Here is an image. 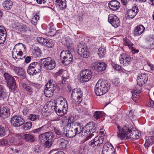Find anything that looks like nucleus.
<instances>
[{
	"instance_id": "13d9d810",
	"label": "nucleus",
	"mask_w": 154,
	"mask_h": 154,
	"mask_svg": "<svg viewBox=\"0 0 154 154\" xmlns=\"http://www.w3.org/2000/svg\"><path fill=\"white\" fill-rule=\"evenodd\" d=\"M7 34H4L3 35H0V44H3L4 43L6 38Z\"/></svg>"
},
{
	"instance_id": "2eb2a0df",
	"label": "nucleus",
	"mask_w": 154,
	"mask_h": 154,
	"mask_svg": "<svg viewBox=\"0 0 154 154\" xmlns=\"http://www.w3.org/2000/svg\"><path fill=\"white\" fill-rule=\"evenodd\" d=\"M8 98V93L5 87L0 85V100L5 103L7 102Z\"/></svg>"
},
{
	"instance_id": "58836bf2",
	"label": "nucleus",
	"mask_w": 154,
	"mask_h": 154,
	"mask_svg": "<svg viewBox=\"0 0 154 154\" xmlns=\"http://www.w3.org/2000/svg\"><path fill=\"white\" fill-rule=\"evenodd\" d=\"M54 130L55 134H56L58 137H62L63 134H64V131H62L60 129L58 128L54 127Z\"/></svg>"
},
{
	"instance_id": "8fccbe9b",
	"label": "nucleus",
	"mask_w": 154,
	"mask_h": 154,
	"mask_svg": "<svg viewBox=\"0 0 154 154\" xmlns=\"http://www.w3.org/2000/svg\"><path fill=\"white\" fill-rule=\"evenodd\" d=\"M6 135L5 130L4 128L0 125V137H3Z\"/></svg>"
},
{
	"instance_id": "ddd939ff",
	"label": "nucleus",
	"mask_w": 154,
	"mask_h": 154,
	"mask_svg": "<svg viewBox=\"0 0 154 154\" xmlns=\"http://www.w3.org/2000/svg\"><path fill=\"white\" fill-rule=\"evenodd\" d=\"M119 61L121 64H122L125 66H127L131 64V58L127 54H121L119 57Z\"/></svg>"
},
{
	"instance_id": "412c9836",
	"label": "nucleus",
	"mask_w": 154,
	"mask_h": 154,
	"mask_svg": "<svg viewBox=\"0 0 154 154\" xmlns=\"http://www.w3.org/2000/svg\"><path fill=\"white\" fill-rule=\"evenodd\" d=\"M108 5L110 9L113 11H116L119 8L120 4L118 1L114 0L110 1Z\"/></svg>"
},
{
	"instance_id": "f03ea898",
	"label": "nucleus",
	"mask_w": 154,
	"mask_h": 154,
	"mask_svg": "<svg viewBox=\"0 0 154 154\" xmlns=\"http://www.w3.org/2000/svg\"><path fill=\"white\" fill-rule=\"evenodd\" d=\"M26 48L23 44L20 43L17 44L13 50V57L17 61L20 59H23L26 56Z\"/></svg>"
},
{
	"instance_id": "69168bd1",
	"label": "nucleus",
	"mask_w": 154,
	"mask_h": 154,
	"mask_svg": "<svg viewBox=\"0 0 154 154\" xmlns=\"http://www.w3.org/2000/svg\"><path fill=\"white\" fill-rule=\"evenodd\" d=\"M8 144L7 140L4 139L0 140V145H5Z\"/></svg>"
},
{
	"instance_id": "6ab92c4d",
	"label": "nucleus",
	"mask_w": 154,
	"mask_h": 154,
	"mask_svg": "<svg viewBox=\"0 0 154 154\" xmlns=\"http://www.w3.org/2000/svg\"><path fill=\"white\" fill-rule=\"evenodd\" d=\"M123 44L125 46H128L129 49H131V51L133 53H138L139 51L136 49L132 47L134 44L131 41L127 38H124L123 39Z\"/></svg>"
},
{
	"instance_id": "473e14b6",
	"label": "nucleus",
	"mask_w": 154,
	"mask_h": 154,
	"mask_svg": "<svg viewBox=\"0 0 154 154\" xmlns=\"http://www.w3.org/2000/svg\"><path fill=\"white\" fill-rule=\"evenodd\" d=\"M23 137L25 140L27 142H33L35 141L34 136L31 134H25L23 135Z\"/></svg>"
},
{
	"instance_id": "aec40b11",
	"label": "nucleus",
	"mask_w": 154,
	"mask_h": 154,
	"mask_svg": "<svg viewBox=\"0 0 154 154\" xmlns=\"http://www.w3.org/2000/svg\"><path fill=\"white\" fill-rule=\"evenodd\" d=\"M70 126H72V128L75 131L76 135L81 133L82 127L78 123L74 122L70 123Z\"/></svg>"
},
{
	"instance_id": "79ce46f5",
	"label": "nucleus",
	"mask_w": 154,
	"mask_h": 154,
	"mask_svg": "<svg viewBox=\"0 0 154 154\" xmlns=\"http://www.w3.org/2000/svg\"><path fill=\"white\" fill-rule=\"evenodd\" d=\"M23 129L25 131L28 130L30 129L32 127V124L30 122H29L23 124Z\"/></svg>"
},
{
	"instance_id": "de8ad7c7",
	"label": "nucleus",
	"mask_w": 154,
	"mask_h": 154,
	"mask_svg": "<svg viewBox=\"0 0 154 154\" xmlns=\"http://www.w3.org/2000/svg\"><path fill=\"white\" fill-rule=\"evenodd\" d=\"M8 145H12L13 143H15L16 141V139L14 138V137L12 136H9V139L7 140Z\"/></svg>"
},
{
	"instance_id": "c03bdc74",
	"label": "nucleus",
	"mask_w": 154,
	"mask_h": 154,
	"mask_svg": "<svg viewBox=\"0 0 154 154\" xmlns=\"http://www.w3.org/2000/svg\"><path fill=\"white\" fill-rule=\"evenodd\" d=\"M59 142L60 143V147L63 149L66 148L67 141L64 139H60Z\"/></svg>"
},
{
	"instance_id": "0eeeda50",
	"label": "nucleus",
	"mask_w": 154,
	"mask_h": 154,
	"mask_svg": "<svg viewBox=\"0 0 154 154\" xmlns=\"http://www.w3.org/2000/svg\"><path fill=\"white\" fill-rule=\"evenodd\" d=\"M82 92L79 88H75L73 89L71 95V97L79 104L82 101Z\"/></svg>"
},
{
	"instance_id": "a878e982",
	"label": "nucleus",
	"mask_w": 154,
	"mask_h": 154,
	"mask_svg": "<svg viewBox=\"0 0 154 154\" xmlns=\"http://www.w3.org/2000/svg\"><path fill=\"white\" fill-rule=\"evenodd\" d=\"M81 134L82 135L87 137L85 139L86 140H88V139L90 138L92 136V135L91 134L89 131L88 130L85 126L83 127H82Z\"/></svg>"
},
{
	"instance_id": "bf43d9fd",
	"label": "nucleus",
	"mask_w": 154,
	"mask_h": 154,
	"mask_svg": "<svg viewBox=\"0 0 154 154\" xmlns=\"http://www.w3.org/2000/svg\"><path fill=\"white\" fill-rule=\"evenodd\" d=\"M33 49L35 53H37L39 54H41V51L40 48H39V47L36 45H33Z\"/></svg>"
},
{
	"instance_id": "338daca9",
	"label": "nucleus",
	"mask_w": 154,
	"mask_h": 154,
	"mask_svg": "<svg viewBox=\"0 0 154 154\" xmlns=\"http://www.w3.org/2000/svg\"><path fill=\"white\" fill-rule=\"evenodd\" d=\"M112 82L113 84L116 86H117L120 83L119 79L118 78H115L113 79Z\"/></svg>"
},
{
	"instance_id": "2f4dec72",
	"label": "nucleus",
	"mask_w": 154,
	"mask_h": 154,
	"mask_svg": "<svg viewBox=\"0 0 154 154\" xmlns=\"http://www.w3.org/2000/svg\"><path fill=\"white\" fill-rule=\"evenodd\" d=\"M12 2L10 0L5 1L2 4V5L4 9L7 10L11 9L12 7Z\"/></svg>"
},
{
	"instance_id": "c9c22d12",
	"label": "nucleus",
	"mask_w": 154,
	"mask_h": 154,
	"mask_svg": "<svg viewBox=\"0 0 154 154\" xmlns=\"http://www.w3.org/2000/svg\"><path fill=\"white\" fill-rule=\"evenodd\" d=\"M106 53V49L103 46L100 48L98 51V54L100 58L103 57Z\"/></svg>"
},
{
	"instance_id": "5701e85b",
	"label": "nucleus",
	"mask_w": 154,
	"mask_h": 154,
	"mask_svg": "<svg viewBox=\"0 0 154 154\" xmlns=\"http://www.w3.org/2000/svg\"><path fill=\"white\" fill-rule=\"evenodd\" d=\"M14 70L17 75L20 76L22 79H24L26 77V73L23 68L14 66Z\"/></svg>"
},
{
	"instance_id": "f3484780",
	"label": "nucleus",
	"mask_w": 154,
	"mask_h": 154,
	"mask_svg": "<svg viewBox=\"0 0 154 154\" xmlns=\"http://www.w3.org/2000/svg\"><path fill=\"white\" fill-rule=\"evenodd\" d=\"M115 149L112 145L109 143H106L103 145L102 154H110V153H113Z\"/></svg>"
},
{
	"instance_id": "393cba45",
	"label": "nucleus",
	"mask_w": 154,
	"mask_h": 154,
	"mask_svg": "<svg viewBox=\"0 0 154 154\" xmlns=\"http://www.w3.org/2000/svg\"><path fill=\"white\" fill-rule=\"evenodd\" d=\"M85 126L88 130L92 136L93 135L92 133L95 132L97 130L95 124L93 122H91L87 123Z\"/></svg>"
},
{
	"instance_id": "7c9ffc66",
	"label": "nucleus",
	"mask_w": 154,
	"mask_h": 154,
	"mask_svg": "<svg viewBox=\"0 0 154 154\" xmlns=\"http://www.w3.org/2000/svg\"><path fill=\"white\" fill-rule=\"evenodd\" d=\"M46 87L54 91L56 88V84L54 82L51 80H49L48 83L46 85Z\"/></svg>"
},
{
	"instance_id": "ea45409f",
	"label": "nucleus",
	"mask_w": 154,
	"mask_h": 154,
	"mask_svg": "<svg viewBox=\"0 0 154 154\" xmlns=\"http://www.w3.org/2000/svg\"><path fill=\"white\" fill-rule=\"evenodd\" d=\"M22 87L26 89L27 91L31 93L30 95L32 93L33 91V89L28 85L24 83L21 84Z\"/></svg>"
},
{
	"instance_id": "5fc2aeb1",
	"label": "nucleus",
	"mask_w": 154,
	"mask_h": 154,
	"mask_svg": "<svg viewBox=\"0 0 154 154\" xmlns=\"http://www.w3.org/2000/svg\"><path fill=\"white\" fill-rule=\"evenodd\" d=\"M39 140L42 143L46 140V137L45 133L40 134L39 136Z\"/></svg>"
},
{
	"instance_id": "6e6d98bb",
	"label": "nucleus",
	"mask_w": 154,
	"mask_h": 154,
	"mask_svg": "<svg viewBox=\"0 0 154 154\" xmlns=\"http://www.w3.org/2000/svg\"><path fill=\"white\" fill-rule=\"evenodd\" d=\"M111 65L113 68L115 69H116L117 70H120L121 69L122 71H123L122 69L121 66L117 64L116 63H111Z\"/></svg>"
},
{
	"instance_id": "a211bd4d",
	"label": "nucleus",
	"mask_w": 154,
	"mask_h": 154,
	"mask_svg": "<svg viewBox=\"0 0 154 154\" xmlns=\"http://www.w3.org/2000/svg\"><path fill=\"white\" fill-rule=\"evenodd\" d=\"M127 10V17L131 19L133 18L138 12L137 7L136 6L133 7L131 9L129 10L128 8Z\"/></svg>"
},
{
	"instance_id": "f8f14e48",
	"label": "nucleus",
	"mask_w": 154,
	"mask_h": 154,
	"mask_svg": "<svg viewBox=\"0 0 154 154\" xmlns=\"http://www.w3.org/2000/svg\"><path fill=\"white\" fill-rule=\"evenodd\" d=\"M104 137L103 136H97L89 142V145L93 147L100 146L103 143Z\"/></svg>"
},
{
	"instance_id": "1a4fd4ad",
	"label": "nucleus",
	"mask_w": 154,
	"mask_h": 154,
	"mask_svg": "<svg viewBox=\"0 0 154 154\" xmlns=\"http://www.w3.org/2000/svg\"><path fill=\"white\" fill-rule=\"evenodd\" d=\"M24 122V120L22 117L18 115L13 116L11 119V124L15 127H19L23 125Z\"/></svg>"
},
{
	"instance_id": "f257e3e1",
	"label": "nucleus",
	"mask_w": 154,
	"mask_h": 154,
	"mask_svg": "<svg viewBox=\"0 0 154 154\" xmlns=\"http://www.w3.org/2000/svg\"><path fill=\"white\" fill-rule=\"evenodd\" d=\"M117 133L118 137L122 139H127L129 138L133 139H138L140 136L137 131L131 130L126 126H124L122 129L118 125L117 127Z\"/></svg>"
},
{
	"instance_id": "72a5a7b5",
	"label": "nucleus",
	"mask_w": 154,
	"mask_h": 154,
	"mask_svg": "<svg viewBox=\"0 0 154 154\" xmlns=\"http://www.w3.org/2000/svg\"><path fill=\"white\" fill-rule=\"evenodd\" d=\"M27 71L28 74L31 75L33 76L36 75L35 73L36 72L34 70L33 66L32 63L29 65L27 68Z\"/></svg>"
},
{
	"instance_id": "052dcab7",
	"label": "nucleus",
	"mask_w": 154,
	"mask_h": 154,
	"mask_svg": "<svg viewBox=\"0 0 154 154\" xmlns=\"http://www.w3.org/2000/svg\"><path fill=\"white\" fill-rule=\"evenodd\" d=\"M46 39L44 38L41 37H38L37 38V41L43 45V43H45V42L46 41Z\"/></svg>"
},
{
	"instance_id": "864d4df0",
	"label": "nucleus",
	"mask_w": 154,
	"mask_h": 154,
	"mask_svg": "<svg viewBox=\"0 0 154 154\" xmlns=\"http://www.w3.org/2000/svg\"><path fill=\"white\" fill-rule=\"evenodd\" d=\"M42 149V147L39 145H36L34 148L35 153H38L41 152Z\"/></svg>"
},
{
	"instance_id": "680f3d73",
	"label": "nucleus",
	"mask_w": 154,
	"mask_h": 154,
	"mask_svg": "<svg viewBox=\"0 0 154 154\" xmlns=\"http://www.w3.org/2000/svg\"><path fill=\"white\" fill-rule=\"evenodd\" d=\"M66 45H67V47L68 48V46H71V48H72V40L71 39L68 38L66 39Z\"/></svg>"
},
{
	"instance_id": "a18cd8bd",
	"label": "nucleus",
	"mask_w": 154,
	"mask_h": 154,
	"mask_svg": "<svg viewBox=\"0 0 154 154\" xmlns=\"http://www.w3.org/2000/svg\"><path fill=\"white\" fill-rule=\"evenodd\" d=\"M45 125H44L39 128L33 130L32 131L35 133L44 132L45 131Z\"/></svg>"
},
{
	"instance_id": "4c0bfd02",
	"label": "nucleus",
	"mask_w": 154,
	"mask_h": 154,
	"mask_svg": "<svg viewBox=\"0 0 154 154\" xmlns=\"http://www.w3.org/2000/svg\"><path fill=\"white\" fill-rule=\"evenodd\" d=\"M54 91L47 88L44 89V92L45 96L47 97H51L53 94Z\"/></svg>"
},
{
	"instance_id": "e2e57ef3",
	"label": "nucleus",
	"mask_w": 154,
	"mask_h": 154,
	"mask_svg": "<svg viewBox=\"0 0 154 154\" xmlns=\"http://www.w3.org/2000/svg\"><path fill=\"white\" fill-rule=\"evenodd\" d=\"M6 34V31L5 28L3 26H0V35H3Z\"/></svg>"
},
{
	"instance_id": "603ef678",
	"label": "nucleus",
	"mask_w": 154,
	"mask_h": 154,
	"mask_svg": "<svg viewBox=\"0 0 154 154\" xmlns=\"http://www.w3.org/2000/svg\"><path fill=\"white\" fill-rule=\"evenodd\" d=\"M8 85L9 86V87L11 91H14L16 90V81L14 82L12 84L11 83V85Z\"/></svg>"
},
{
	"instance_id": "e433bc0d",
	"label": "nucleus",
	"mask_w": 154,
	"mask_h": 154,
	"mask_svg": "<svg viewBox=\"0 0 154 154\" xmlns=\"http://www.w3.org/2000/svg\"><path fill=\"white\" fill-rule=\"evenodd\" d=\"M46 140L54 141L53 138L54 136V133L51 131H48L45 133Z\"/></svg>"
},
{
	"instance_id": "a19ab883",
	"label": "nucleus",
	"mask_w": 154,
	"mask_h": 154,
	"mask_svg": "<svg viewBox=\"0 0 154 154\" xmlns=\"http://www.w3.org/2000/svg\"><path fill=\"white\" fill-rule=\"evenodd\" d=\"M46 41L45 42V43H43V45L48 48H52L54 46V43L51 40H48L46 39Z\"/></svg>"
},
{
	"instance_id": "c85d7f7f",
	"label": "nucleus",
	"mask_w": 154,
	"mask_h": 154,
	"mask_svg": "<svg viewBox=\"0 0 154 154\" xmlns=\"http://www.w3.org/2000/svg\"><path fill=\"white\" fill-rule=\"evenodd\" d=\"M154 144V137H150L146 139L144 146L145 148L147 149L149 147L152 146Z\"/></svg>"
},
{
	"instance_id": "3c124183",
	"label": "nucleus",
	"mask_w": 154,
	"mask_h": 154,
	"mask_svg": "<svg viewBox=\"0 0 154 154\" xmlns=\"http://www.w3.org/2000/svg\"><path fill=\"white\" fill-rule=\"evenodd\" d=\"M102 112L97 111L94 112V117L96 119H98L102 116Z\"/></svg>"
},
{
	"instance_id": "bb28decb",
	"label": "nucleus",
	"mask_w": 154,
	"mask_h": 154,
	"mask_svg": "<svg viewBox=\"0 0 154 154\" xmlns=\"http://www.w3.org/2000/svg\"><path fill=\"white\" fill-rule=\"evenodd\" d=\"M145 28L143 25L137 26L134 29V34L135 36H138L142 34L145 30Z\"/></svg>"
},
{
	"instance_id": "6e6552de",
	"label": "nucleus",
	"mask_w": 154,
	"mask_h": 154,
	"mask_svg": "<svg viewBox=\"0 0 154 154\" xmlns=\"http://www.w3.org/2000/svg\"><path fill=\"white\" fill-rule=\"evenodd\" d=\"M77 50L79 54L83 57L87 58L89 56V52L87 47L80 43L78 44Z\"/></svg>"
},
{
	"instance_id": "dca6fc26",
	"label": "nucleus",
	"mask_w": 154,
	"mask_h": 154,
	"mask_svg": "<svg viewBox=\"0 0 154 154\" xmlns=\"http://www.w3.org/2000/svg\"><path fill=\"white\" fill-rule=\"evenodd\" d=\"M69 128L68 125L65 126L63 128V131L65 135L69 138L73 137L76 135L74 130L72 128V126H70Z\"/></svg>"
},
{
	"instance_id": "4468645a",
	"label": "nucleus",
	"mask_w": 154,
	"mask_h": 154,
	"mask_svg": "<svg viewBox=\"0 0 154 154\" xmlns=\"http://www.w3.org/2000/svg\"><path fill=\"white\" fill-rule=\"evenodd\" d=\"M147 75L145 73L139 74L137 77V83L140 86H142L145 84L148 80Z\"/></svg>"
},
{
	"instance_id": "c756f323",
	"label": "nucleus",
	"mask_w": 154,
	"mask_h": 154,
	"mask_svg": "<svg viewBox=\"0 0 154 154\" xmlns=\"http://www.w3.org/2000/svg\"><path fill=\"white\" fill-rule=\"evenodd\" d=\"M32 63L33 66L34 70L36 72V75L40 73L42 69V66L40 64L37 62H34Z\"/></svg>"
},
{
	"instance_id": "423d86ee",
	"label": "nucleus",
	"mask_w": 154,
	"mask_h": 154,
	"mask_svg": "<svg viewBox=\"0 0 154 154\" xmlns=\"http://www.w3.org/2000/svg\"><path fill=\"white\" fill-rule=\"evenodd\" d=\"M92 73L91 70L85 69L80 72V81L82 82H86L90 80L92 77Z\"/></svg>"
},
{
	"instance_id": "4be33fe9",
	"label": "nucleus",
	"mask_w": 154,
	"mask_h": 154,
	"mask_svg": "<svg viewBox=\"0 0 154 154\" xmlns=\"http://www.w3.org/2000/svg\"><path fill=\"white\" fill-rule=\"evenodd\" d=\"M93 66L94 69L98 71H104L106 68V65L103 62H96L94 63Z\"/></svg>"
},
{
	"instance_id": "774afa93",
	"label": "nucleus",
	"mask_w": 154,
	"mask_h": 154,
	"mask_svg": "<svg viewBox=\"0 0 154 154\" xmlns=\"http://www.w3.org/2000/svg\"><path fill=\"white\" fill-rule=\"evenodd\" d=\"M147 104L150 107H154V101L151 100H149Z\"/></svg>"
},
{
	"instance_id": "9d476101",
	"label": "nucleus",
	"mask_w": 154,
	"mask_h": 154,
	"mask_svg": "<svg viewBox=\"0 0 154 154\" xmlns=\"http://www.w3.org/2000/svg\"><path fill=\"white\" fill-rule=\"evenodd\" d=\"M99 85L101 87L102 92L105 94L108 91L110 87V83L106 80L103 81L100 79L97 82V86H98Z\"/></svg>"
},
{
	"instance_id": "39448f33",
	"label": "nucleus",
	"mask_w": 154,
	"mask_h": 154,
	"mask_svg": "<svg viewBox=\"0 0 154 154\" xmlns=\"http://www.w3.org/2000/svg\"><path fill=\"white\" fill-rule=\"evenodd\" d=\"M40 63L41 65H43L45 68L48 70L53 69L56 66L55 61L49 57L42 59Z\"/></svg>"
},
{
	"instance_id": "b1692460",
	"label": "nucleus",
	"mask_w": 154,
	"mask_h": 154,
	"mask_svg": "<svg viewBox=\"0 0 154 154\" xmlns=\"http://www.w3.org/2000/svg\"><path fill=\"white\" fill-rule=\"evenodd\" d=\"M66 0H56L55 4L59 10H62L66 7Z\"/></svg>"
},
{
	"instance_id": "09e8293b",
	"label": "nucleus",
	"mask_w": 154,
	"mask_h": 154,
	"mask_svg": "<svg viewBox=\"0 0 154 154\" xmlns=\"http://www.w3.org/2000/svg\"><path fill=\"white\" fill-rule=\"evenodd\" d=\"M57 31L52 27H51L48 32V35L52 36H54L56 34Z\"/></svg>"
},
{
	"instance_id": "f704fd0d",
	"label": "nucleus",
	"mask_w": 154,
	"mask_h": 154,
	"mask_svg": "<svg viewBox=\"0 0 154 154\" xmlns=\"http://www.w3.org/2000/svg\"><path fill=\"white\" fill-rule=\"evenodd\" d=\"M97 83L94 89V92L95 94L97 96H101L104 94V93H103V92H102V91L101 90V87L100 85H99V86H97Z\"/></svg>"
},
{
	"instance_id": "4d7b16f0",
	"label": "nucleus",
	"mask_w": 154,
	"mask_h": 154,
	"mask_svg": "<svg viewBox=\"0 0 154 154\" xmlns=\"http://www.w3.org/2000/svg\"><path fill=\"white\" fill-rule=\"evenodd\" d=\"M53 142V140H46L45 143V146L46 147L49 148L51 146Z\"/></svg>"
},
{
	"instance_id": "49530a36",
	"label": "nucleus",
	"mask_w": 154,
	"mask_h": 154,
	"mask_svg": "<svg viewBox=\"0 0 154 154\" xmlns=\"http://www.w3.org/2000/svg\"><path fill=\"white\" fill-rule=\"evenodd\" d=\"M39 118V116L38 115L31 114L29 116V119L32 121L38 119Z\"/></svg>"
},
{
	"instance_id": "20e7f679",
	"label": "nucleus",
	"mask_w": 154,
	"mask_h": 154,
	"mask_svg": "<svg viewBox=\"0 0 154 154\" xmlns=\"http://www.w3.org/2000/svg\"><path fill=\"white\" fill-rule=\"evenodd\" d=\"M54 110L57 114L59 116H61L66 112L67 109L68 105L66 100L58 102L56 106H53Z\"/></svg>"
},
{
	"instance_id": "9b49d317",
	"label": "nucleus",
	"mask_w": 154,
	"mask_h": 154,
	"mask_svg": "<svg viewBox=\"0 0 154 154\" xmlns=\"http://www.w3.org/2000/svg\"><path fill=\"white\" fill-rule=\"evenodd\" d=\"M108 21L115 28H117L120 25V21L119 18L114 14H110L109 15Z\"/></svg>"
},
{
	"instance_id": "0e129e2a",
	"label": "nucleus",
	"mask_w": 154,
	"mask_h": 154,
	"mask_svg": "<svg viewBox=\"0 0 154 154\" xmlns=\"http://www.w3.org/2000/svg\"><path fill=\"white\" fill-rule=\"evenodd\" d=\"M121 3L124 5V8L125 10L126 9V10L128 9V8L127 7V5H128V2L127 0H121Z\"/></svg>"
},
{
	"instance_id": "7ed1b4c3",
	"label": "nucleus",
	"mask_w": 154,
	"mask_h": 154,
	"mask_svg": "<svg viewBox=\"0 0 154 154\" xmlns=\"http://www.w3.org/2000/svg\"><path fill=\"white\" fill-rule=\"evenodd\" d=\"M73 49L71 46H68V50H63L60 53V57L61 60H63L62 63L65 65L69 64L72 60V56L71 53Z\"/></svg>"
},
{
	"instance_id": "37998d69",
	"label": "nucleus",
	"mask_w": 154,
	"mask_h": 154,
	"mask_svg": "<svg viewBox=\"0 0 154 154\" xmlns=\"http://www.w3.org/2000/svg\"><path fill=\"white\" fill-rule=\"evenodd\" d=\"M39 17L38 14H36L32 18V20L31 21V23L34 25L37 24V22L39 20Z\"/></svg>"
},
{
	"instance_id": "cd10ccee",
	"label": "nucleus",
	"mask_w": 154,
	"mask_h": 154,
	"mask_svg": "<svg viewBox=\"0 0 154 154\" xmlns=\"http://www.w3.org/2000/svg\"><path fill=\"white\" fill-rule=\"evenodd\" d=\"M4 77L8 85H11L15 81L14 78L7 73L5 72L4 73Z\"/></svg>"
}]
</instances>
